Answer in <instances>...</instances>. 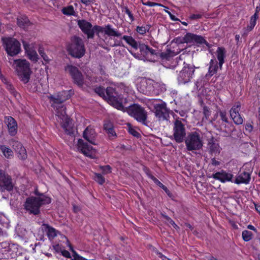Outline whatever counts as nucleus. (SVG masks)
I'll use <instances>...</instances> for the list:
<instances>
[{
  "instance_id": "f257e3e1",
  "label": "nucleus",
  "mask_w": 260,
  "mask_h": 260,
  "mask_svg": "<svg viewBox=\"0 0 260 260\" xmlns=\"http://www.w3.org/2000/svg\"><path fill=\"white\" fill-rule=\"evenodd\" d=\"M69 98V94L66 91L58 95L56 98H53L52 106L56 111V116L58 117V121L60 122L61 127L65 130H70L72 128L71 119L68 116L66 112V107L62 104Z\"/></svg>"
},
{
  "instance_id": "f03ea898",
  "label": "nucleus",
  "mask_w": 260,
  "mask_h": 260,
  "mask_svg": "<svg viewBox=\"0 0 260 260\" xmlns=\"http://www.w3.org/2000/svg\"><path fill=\"white\" fill-rule=\"evenodd\" d=\"M37 197H31L26 199L24 204V209L30 214L37 215L40 213V208L43 205L49 204L51 202L50 198L43 193L35 191Z\"/></svg>"
},
{
  "instance_id": "7ed1b4c3",
  "label": "nucleus",
  "mask_w": 260,
  "mask_h": 260,
  "mask_svg": "<svg viewBox=\"0 0 260 260\" xmlns=\"http://www.w3.org/2000/svg\"><path fill=\"white\" fill-rule=\"evenodd\" d=\"M13 66L19 79L24 84L27 83L30 79L31 73L29 62L26 59H16L14 60Z\"/></svg>"
},
{
  "instance_id": "20e7f679",
  "label": "nucleus",
  "mask_w": 260,
  "mask_h": 260,
  "mask_svg": "<svg viewBox=\"0 0 260 260\" xmlns=\"http://www.w3.org/2000/svg\"><path fill=\"white\" fill-rule=\"evenodd\" d=\"M69 54L74 57L80 58L85 53V48L83 40L77 36L71 38V43L67 46Z\"/></svg>"
},
{
  "instance_id": "39448f33",
  "label": "nucleus",
  "mask_w": 260,
  "mask_h": 260,
  "mask_svg": "<svg viewBox=\"0 0 260 260\" xmlns=\"http://www.w3.org/2000/svg\"><path fill=\"white\" fill-rule=\"evenodd\" d=\"M126 112L128 115L138 122L144 124H146L147 119V112L141 105L138 104L131 105L127 108Z\"/></svg>"
},
{
  "instance_id": "423d86ee",
  "label": "nucleus",
  "mask_w": 260,
  "mask_h": 260,
  "mask_svg": "<svg viewBox=\"0 0 260 260\" xmlns=\"http://www.w3.org/2000/svg\"><path fill=\"white\" fill-rule=\"evenodd\" d=\"M186 149L188 151L198 150L203 146V142L199 134L196 132L190 133L185 139Z\"/></svg>"
},
{
  "instance_id": "0eeeda50",
  "label": "nucleus",
  "mask_w": 260,
  "mask_h": 260,
  "mask_svg": "<svg viewBox=\"0 0 260 260\" xmlns=\"http://www.w3.org/2000/svg\"><path fill=\"white\" fill-rule=\"evenodd\" d=\"M155 115L159 121L164 122L167 125L170 124V110L167 107V104L162 102L154 105Z\"/></svg>"
},
{
  "instance_id": "6e6552de",
  "label": "nucleus",
  "mask_w": 260,
  "mask_h": 260,
  "mask_svg": "<svg viewBox=\"0 0 260 260\" xmlns=\"http://www.w3.org/2000/svg\"><path fill=\"white\" fill-rule=\"evenodd\" d=\"M176 42L179 44H205L207 46L210 47L209 43L204 39V38L199 35L188 32L182 38H176Z\"/></svg>"
},
{
  "instance_id": "1a4fd4ad",
  "label": "nucleus",
  "mask_w": 260,
  "mask_h": 260,
  "mask_svg": "<svg viewBox=\"0 0 260 260\" xmlns=\"http://www.w3.org/2000/svg\"><path fill=\"white\" fill-rule=\"evenodd\" d=\"M194 71V67L186 64L178 74L177 80L179 83L185 84L190 82Z\"/></svg>"
},
{
  "instance_id": "9d476101",
  "label": "nucleus",
  "mask_w": 260,
  "mask_h": 260,
  "mask_svg": "<svg viewBox=\"0 0 260 260\" xmlns=\"http://www.w3.org/2000/svg\"><path fill=\"white\" fill-rule=\"evenodd\" d=\"M104 99L117 109L121 110L123 108L117 93L115 92V89L111 87H107L105 90V97Z\"/></svg>"
},
{
  "instance_id": "9b49d317",
  "label": "nucleus",
  "mask_w": 260,
  "mask_h": 260,
  "mask_svg": "<svg viewBox=\"0 0 260 260\" xmlns=\"http://www.w3.org/2000/svg\"><path fill=\"white\" fill-rule=\"evenodd\" d=\"M14 184L11 177L2 170H0V191H11L13 189Z\"/></svg>"
},
{
  "instance_id": "f8f14e48",
  "label": "nucleus",
  "mask_w": 260,
  "mask_h": 260,
  "mask_svg": "<svg viewBox=\"0 0 260 260\" xmlns=\"http://www.w3.org/2000/svg\"><path fill=\"white\" fill-rule=\"evenodd\" d=\"M4 42L6 45V50L10 56H14L20 52V44L15 39H6L4 40Z\"/></svg>"
},
{
  "instance_id": "ddd939ff",
  "label": "nucleus",
  "mask_w": 260,
  "mask_h": 260,
  "mask_svg": "<svg viewBox=\"0 0 260 260\" xmlns=\"http://www.w3.org/2000/svg\"><path fill=\"white\" fill-rule=\"evenodd\" d=\"M77 148L78 151L85 156L91 158H94L95 150L87 143L85 142L82 139H79L78 140Z\"/></svg>"
},
{
  "instance_id": "4468645a",
  "label": "nucleus",
  "mask_w": 260,
  "mask_h": 260,
  "mask_svg": "<svg viewBox=\"0 0 260 260\" xmlns=\"http://www.w3.org/2000/svg\"><path fill=\"white\" fill-rule=\"evenodd\" d=\"M65 70L71 75L75 84L79 87L83 86L84 84V78L82 73L77 68L72 65H68L65 68Z\"/></svg>"
},
{
  "instance_id": "2eb2a0df",
  "label": "nucleus",
  "mask_w": 260,
  "mask_h": 260,
  "mask_svg": "<svg viewBox=\"0 0 260 260\" xmlns=\"http://www.w3.org/2000/svg\"><path fill=\"white\" fill-rule=\"evenodd\" d=\"M138 48L140 49L141 55L147 60L153 61L155 59L154 56L158 55V52L157 50L144 44H139Z\"/></svg>"
},
{
  "instance_id": "dca6fc26",
  "label": "nucleus",
  "mask_w": 260,
  "mask_h": 260,
  "mask_svg": "<svg viewBox=\"0 0 260 260\" xmlns=\"http://www.w3.org/2000/svg\"><path fill=\"white\" fill-rule=\"evenodd\" d=\"M78 25L81 30L87 35L88 39L93 38V26L91 23L85 20H79Z\"/></svg>"
},
{
  "instance_id": "f3484780",
  "label": "nucleus",
  "mask_w": 260,
  "mask_h": 260,
  "mask_svg": "<svg viewBox=\"0 0 260 260\" xmlns=\"http://www.w3.org/2000/svg\"><path fill=\"white\" fill-rule=\"evenodd\" d=\"M241 107V104L239 102H237L232 107L230 111L231 117L236 124H241L243 123V118L240 115L239 112Z\"/></svg>"
},
{
  "instance_id": "a211bd4d",
  "label": "nucleus",
  "mask_w": 260,
  "mask_h": 260,
  "mask_svg": "<svg viewBox=\"0 0 260 260\" xmlns=\"http://www.w3.org/2000/svg\"><path fill=\"white\" fill-rule=\"evenodd\" d=\"M233 177L234 175L232 174L226 172L223 170L213 174L211 176L212 178L219 180L221 183H225L226 182H233Z\"/></svg>"
},
{
  "instance_id": "6ab92c4d",
  "label": "nucleus",
  "mask_w": 260,
  "mask_h": 260,
  "mask_svg": "<svg viewBox=\"0 0 260 260\" xmlns=\"http://www.w3.org/2000/svg\"><path fill=\"white\" fill-rule=\"evenodd\" d=\"M22 43L28 58L33 61H37L38 55L36 51L32 48L30 47L29 44L27 42L22 41Z\"/></svg>"
},
{
  "instance_id": "aec40b11",
  "label": "nucleus",
  "mask_w": 260,
  "mask_h": 260,
  "mask_svg": "<svg viewBox=\"0 0 260 260\" xmlns=\"http://www.w3.org/2000/svg\"><path fill=\"white\" fill-rule=\"evenodd\" d=\"M251 179V175L249 172L245 171L240 172L236 176L234 182L237 184H248Z\"/></svg>"
},
{
  "instance_id": "412c9836",
  "label": "nucleus",
  "mask_w": 260,
  "mask_h": 260,
  "mask_svg": "<svg viewBox=\"0 0 260 260\" xmlns=\"http://www.w3.org/2000/svg\"><path fill=\"white\" fill-rule=\"evenodd\" d=\"M0 79L5 84L6 88L10 91V92L16 97L18 93L15 90L13 85L8 81V80L0 72Z\"/></svg>"
},
{
  "instance_id": "4be33fe9",
  "label": "nucleus",
  "mask_w": 260,
  "mask_h": 260,
  "mask_svg": "<svg viewBox=\"0 0 260 260\" xmlns=\"http://www.w3.org/2000/svg\"><path fill=\"white\" fill-rule=\"evenodd\" d=\"M216 140L212 137L208 143V147L211 154H219L220 153L219 146L216 143Z\"/></svg>"
},
{
  "instance_id": "5701e85b",
  "label": "nucleus",
  "mask_w": 260,
  "mask_h": 260,
  "mask_svg": "<svg viewBox=\"0 0 260 260\" xmlns=\"http://www.w3.org/2000/svg\"><path fill=\"white\" fill-rule=\"evenodd\" d=\"M226 51L223 47H218L216 51L217 58L219 61V66L220 69L222 68V64L224 62V58L225 56Z\"/></svg>"
},
{
  "instance_id": "b1692460",
  "label": "nucleus",
  "mask_w": 260,
  "mask_h": 260,
  "mask_svg": "<svg viewBox=\"0 0 260 260\" xmlns=\"http://www.w3.org/2000/svg\"><path fill=\"white\" fill-rule=\"evenodd\" d=\"M83 138L92 144L95 145L94 142L96 134L95 131H83Z\"/></svg>"
},
{
  "instance_id": "393cba45",
  "label": "nucleus",
  "mask_w": 260,
  "mask_h": 260,
  "mask_svg": "<svg viewBox=\"0 0 260 260\" xmlns=\"http://www.w3.org/2000/svg\"><path fill=\"white\" fill-rule=\"evenodd\" d=\"M218 66L217 61L215 59H211L210 62V66L209 68L208 73L206 74V77L208 76L211 77L217 72Z\"/></svg>"
},
{
  "instance_id": "a878e982",
  "label": "nucleus",
  "mask_w": 260,
  "mask_h": 260,
  "mask_svg": "<svg viewBox=\"0 0 260 260\" xmlns=\"http://www.w3.org/2000/svg\"><path fill=\"white\" fill-rule=\"evenodd\" d=\"M186 121L183 118H178L174 121V130H185Z\"/></svg>"
},
{
  "instance_id": "bb28decb",
  "label": "nucleus",
  "mask_w": 260,
  "mask_h": 260,
  "mask_svg": "<svg viewBox=\"0 0 260 260\" xmlns=\"http://www.w3.org/2000/svg\"><path fill=\"white\" fill-rule=\"evenodd\" d=\"M5 122L9 129L16 130L17 128V122L12 117H6L5 118Z\"/></svg>"
},
{
  "instance_id": "cd10ccee",
  "label": "nucleus",
  "mask_w": 260,
  "mask_h": 260,
  "mask_svg": "<svg viewBox=\"0 0 260 260\" xmlns=\"http://www.w3.org/2000/svg\"><path fill=\"white\" fill-rule=\"evenodd\" d=\"M122 39L134 49H138L139 44L132 37L128 36H123Z\"/></svg>"
},
{
  "instance_id": "c85d7f7f",
  "label": "nucleus",
  "mask_w": 260,
  "mask_h": 260,
  "mask_svg": "<svg viewBox=\"0 0 260 260\" xmlns=\"http://www.w3.org/2000/svg\"><path fill=\"white\" fill-rule=\"evenodd\" d=\"M105 34L108 36L120 37L121 34L111 27V25L108 24L106 25Z\"/></svg>"
},
{
  "instance_id": "c756f323",
  "label": "nucleus",
  "mask_w": 260,
  "mask_h": 260,
  "mask_svg": "<svg viewBox=\"0 0 260 260\" xmlns=\"http://www.w3.org/2000/svg\"><path fill=\"white\" fill-rule=\"evenodd\" d=\"M186 136L185 131H174L173 137L177 143H181L183 141Z\"/></svg>"
},
{
  "instance_id": "7c9ffc66",
  "label": "nucleus",
  "mask_w": 260,
  "mask_h": 260,
  "mask_svg": "<svg viewBox=\"0 0 260 260\" xmlns=\"http://www.w3.org/2000/svg\"><path fill=\"white\" fill-rule=\"evenodd\" d=\"M0 149L5 157L10 159L13 157V152L9 147L5 145H1L0 146Z\"/></svg>"
},
{
  "instance_id": "2f4dec72",
  "label": "nucleus",
  "mask_w": 260,
  "mask_h": 260,
  "mask_svg": "<svg viewBox=\"0 0 260 260\" xmlns=\"http://www.w3.org/2000/svg\"><path fill=\"white\" fill-rule=\"evenodd\" d=\"M17 24L20 27L25 28L29 25L30 22L27 17L23 16L17 18Z\"/></svg>"
},
{
  "instance_id": "473e14b6",
  "label": "nucleus",
  "mask_w": 260,
  "mask_h": 260,
  "mask_svg": "<svg viewBox=\"0 0 260 260\" xmlns=\"http://www.w3.org/2000/svg\"><path fill=\"white\" fill-rule=\"evenodd\" d=\"M43 225L47 230V234L50 239H53L56 236V230L47 224H43Z\"/></svg>"
},
{
  "instance_id": "72a5a7b5",
  "label": "nucleus",
  "mask_w": 260,
  "mask_h": 260,
  "mask_svg": "<svg viewBox=\"0 0 260 260\" xmlns=\"http://www.w3.org/2000/svg\"><path fill=\"white\" fill-rule=\"evenodd\" d=\"M242 237L244 241L248 242L252 239L253 234L250 231L244 230L242 233Z\"/></svg>"
},
{
  "instance_id": "f704fd0d",
  "label": "nucleus",
  "mask_w": 260,
  "mask_h": 260,
  "mask_svg": "<svg viewBox=\"0 0 260 260\" xmlns=\"http://www.w3.org/2000/svg\"><path fill=\"white\" fill-rule=\"evenodd\" d=\"M62 12L63 14L66 15H75V11L73 6H69L64 7L62 9Z\"/></svg>"
},
{
  "instance_id": "c9c22d12",
  "label": "nucleus",
  "mask_w": 260,
  "mask_h": 260,
  "mask_svg": "<svg viewBox=\"0 0 260 260\" xmlns=\"http://www.w3.org/2000/svg\"><path fill=\"white\" fill-rule=\"evenodd\" d=\"M16 151L18 153V157L19 158L21 159H25L27 158L26 151L23 146Z\"/></svg>"
},
{
  "instance_id": "e433bc0d",
  "label": "nucleus",
  "mask_w": 260,
  "mask_h": 260,
  "mask_svg": "<svg viewBox=\"0 0 260 260\" xmlns=\"http://www.w3.org/2000/svg\"><path fill=\"white\" fill-rule=\"evenodd\" d=\"M150 28V26L147 25L144 26H137L136 30L140 35H144L147 31H148Z\"/></svg>"
},
{
  "instance_id": "4c0bfd02",
  "label": "nucleus",
  "mask_w": 260,
  "mask_h": 260,
  "mask_svg": "<svg viewBox=\"0 0 260 260\" xmlns=\"http://www.w3.org/2000/svg\"><path fill=\"white\" fill-rule=\"evenodd\" d=\"M93 178L95 181L101 185L103 184L105 181L104 177L99 173H94Z\"/></svg>"
},
{
  "instance_id": "58836bf2",
  "label": "nucleus",
  "mask_w": 260,
  "mask_h": 260,
  "mask_svg": "<svg viewBox=\"0 0 260 260\" xmlns=\"http://www.w3.org/2000/svg\"><path fill=\"white\" fill-rule=\"evenodd\" d=\"M106 31V26L105 27H102L99 25H94L93 26V36H94V34L99 35L100 32H104L105 34Z\"/></svg>"
},
{
  "instance_id": "ea45409f",
  "label": "nucleus",
  "mask_w": 260,
  "mask_h": 260,
  "mask_svg": "<svg viewBox=\"0 0 260 260\" xmlns=\"http://www.w3.org/2000/svg\"><path fill=\"white\" fill-rule=\"evenodd\" d=\"M67 242H68V245L70 247V250H71L74 253L73 256H74V260H87V259H85V258H83V257L79 256L78 254H77V253L76 252V251L73 249L72 246L71 245V244L70 243V242L68 240L67 241Z\"/></svg>"
},
{
  "instance_id": "a19ab883",
  "label": "nucleus",
  "mask_w": 260,
  "mask_h": 260,
  "mask_svg": "<svg viewBox=\"0 0 260 260\" xmlns=\"http://www.w3.org/2000/svg\"><path fill=\"white\" fill-rule=\"evenodd\" d=\"M94 91L96 93L99 94L100 96L102 97L103 99L105 97V90L103 87H98L95 88Z\"/></svg>"
},
{
  "instance_id": "79ce46f5",
  "label": "nucleus",
  "mask_w": 260,
  "mask_h": 260,
  "mask_svg": "<svg viewBox=\"0 0 260 260\" xmlns=\"http://www.w3.org/2000/svg\"><path fill=\"white\" fill-rule=\"evenodd\" d=\"M122 11L128 15L129 19L131 21H133L134 20V17L133 14L131 13L128 8L126 6H123L122 8Z\"/></svg>"
},
{
  "instance_id": "37998d69",
  "label": "nucleus",
  "mask_w": 260,
  "mask_h": 260,
  "mask_svg": "<svg viewBox=\"0 0 260 260\" xmlns=\"http://www.w3.org/2000/svg\"><path fill=\"white\" fill-rule=\"evenodd\" d=\"M146 174H147V176L150 178V179H151L156 184H160V182L156 178H155L154 176H153L150 170L148 169H145V171Z\"/></svg>"
},
{
  "instance_id": "c03bdc74",
  "label": "nucleus",
  "mask_w": 260,
  "mask_h": 260,
  "mask_svg": "<svg viewBox=\"0 0 260 260\" xmlns=\"http://www.w3.org/2000/svg\"><path fill=\"white\" fill-rule=\"evenodd\" d=\"M10 144L12 146L13 148L15 150V151L18 150L23 146L22 145L20 142L16 141L14 140H12L10 142Z\"/></svg>"
},
{
  "instance_id": "a18cd8bd",
  "label": "nucleus",
  "mask_w": 260,
  "mask_h": 260,
  "mask_svg": "<svg viewBox=\"0 0 260 260\" xmlns=\"http://www.w3.org/2000/svg\"><path fill=\"white\" fill-rule=\"evenodd\" d=\"M100 169L104 174H109L111 172V167L109 165L100 166Z\"/></svg>"
},
{
  "instance_id": "49530a36",
  "label": "nucleus",
  "mask_w": 260,
  "mask_h": 260,
  "mask_svg": "<svg viewBox=\"0 0 260 260\" xmlns=\"http://www.w3.org/2000/svg\"><path fill=\"white\" fill-rule=\"evenodd\" d=\"M163 217L167 220L174 228L177 229L179 227L177 225V224L175 223V222L168 216L162 214Z\"/></svg>"
},
{
  "instance_id": "de8ad7c7",
  "label": "nucleus",
  "mask_w": 260,
  "mask_h": 260,
  "mask_svg": "<svg viewBox=\"0 0 260 260\" xmlns=\"http://www.w3.org/2000/svg\"><path fill=\"white\" fill-rule=\"evenodd\" d=\"M258 18V14H254L253 16L251 17L249 25H250V27H254L256 24V21Z\"/></svg>"
},
{
  "instance_id": "09e8293b",
  "label": "nucleus",
  "mask_w": 260,
  "mask_h": 260,
  "mask_svg": "<svg viewBox=\"0 0 260 260\" xmlns=\"http://www.w3.org/2000/svg\"><path fill=\"white\" fill-rule=\"evenodd\" d=\"M160 56L162 59H166L167 60H169L171 55H170V53H166V52H162L159 53L158 55L157 56Z\"/></svg>"
},
{
  "instance_id": "8fccbe9b",
  "label": "nucleus",
  "mask_w": 260,
  "mask_h": 260,
  "mask_svg": "<svg viewBox=\"0 0 260 260\" xmlns=\"http://www.w3.org/2000/svg\"><path fill=\"white\" fill-rule=\"evenodd\" d=\"M219 115L221 118V119L224 122H228V118L226 117V114L225 111H220L219 112Z\"/></svg>"
},
{
  "instance_id": "3c124183",
  "label": "nucleus",
  "mask_w": 260,
  "mask_h": 260,
  "mask_svg": "<svg viewBox=\"0 0 260 260\" xmlns=\"http://www.w3.org/2000/svg\"><path fill=\"white\" fill-rule=\"evenodd\" d=\"M53 249L57 253H61L64 248L61 245L56 244L53 246Z\"/></svg>"
},
{
  "instance_id": "603ef678",
  "label": "nucleus",
  "mask_w": 260,
  "mask_h": 260,
  "mask_svg": "<svg viewBox=\"0 0 260 260\" xmlns=\"http://www.w3.org/2000/svg\"><path fill=\"white\" fill-rule=\"evenodd\" d=\"M142 4L144 5L148 6L150 7H153L156 6H163L162 5L156 3L151 2H142Z\"/></svg>"
},
{
  "instance_id": "864d4df0",
  "label": "nucleus",
  "mask_w": 260,
  "mask_h": 260,
  "mask_svg": "<svg viewBox=\"0 0 260 260\" xmlns=\"http://www.w3.org/2000/svg\"><path fill=\"white\" fill-rule=\"evenodd\" d=\"M113 127L112 123L108 121L104 123V130H112Z\"/></svg>"
},
{
  "instance_id": "5fc2aeb1",
  "label": "nucleus",
  "mask_w": 260,
  "mask_h": 260,
  "mask_svg": "<svg viewBox=\"0 0 260 260\" xmlns=\"http://www.w3.org/2000/svg\"><path fill=\"white\" fill-rule=\"evenodd\" d=\"M39 52L44 60L48 61L49 60L48 56L45 54L42 49L39 48Z\"/></svg>"
},
{
  "instance_id": "6e6d98bb",
  "label": "nucleus",
  "mask_w": 260,
  "mask_h": 260,
  "mask_svg": "<svg viewBox=\"0 0 260 260\" xmlns=\"http://www.w3.org/2000/svg\"><path fill=\"white\" fill-rule=\"evenodd\" d=\"M61 253L62 256H63L66 257H67V258L71 257V254H70V252L68 251L65 250L64 248L62 250Z\"/></svg>"
},
{
  "instance_id": "4d7b16f0",
  "label": "nucleus",
  "mask_w": 260,
  "mask_h": 260,
  "mask_svg": "<svg viewBox=\"0 0 260 260\" xmlns=\"http://www.w3.org/2000/svg\"><path fill=\"white\" fill-rule=\"evenodd\" d=\"M128 132L130 134L137 138L141 137V134L138 131H128Z\"/></svg>"
},
{
  "instance_id": "13d9d810",
  "label": "nucleus",
  "mask_w": 260,
  "mask_h": 260,
  "mask_svg": "<svg viewBox=\"0 0 260 260\" xmlns=\"http://www.w3.org/2000/svg\"><path fill=\"white\" fill-rule=\"evenodd\" d=\"M108 137L110 139H113V137L116 136L115 131H107Z\"/></svg>"
},
{
  "instance_id": "bf43d9fd",
  "label": "nucleus",
  "mask_w": 260,
  "mask_h": 260,
  "mask_svg": "<svg viewBox=\"0 0 260 260\" xmlns=\"http://www.w3.org/2000/svg\"><path fill=\"white\" fill-rule=\"evenodd\" d=\"M203 112L206 117L208 116L210 114V111L207 106H204L203 108Z\"/></svg>"
},
{
  "instance_id": "052dcab7",
  "label": "nucleus",
  "mask_w": 260,
  "mask_h": 260,
  "mask_svg": "<svg viewBox=\"0 0 260 260\" xmlns=\"http://www.w3.org/2000/svg\"><path fill=\"white\" fill-rule=\"evenodd\" d=\"M81 2L84 5L87 6L91 3H93L95 0H80Z\"/></svg>"
},
{
  "instance_id": "680f3d73",
  "label": "nucleus",
  "mask_w": 260,
  "mask_h": 260,
  "mask_svg": "<svg viewBox=\"0 0 260 260\" xmlns=\"http://www.w3.org/2000/svg\"><path fill=\"white\" fill-rule=\"evenodd\" d=\"M158 185H159L160 187H161L169 195L170 194V191L167 188L166 186H165L164 185H163L161 182L160 184H157Z\"/></svg>"
},
{
  "instance_id": "e2e57ef3",
  "label": "nucleus",
  "mask_w": 260,
  "mask_h": 260,
  "mask_svg": "<svg viewBox=\"0 0 260 260\" xmlns=\"http://www.w3.org/2000/svg\"><path fill=\"white\" fill-rule=\"evenodd\" d=\"M67 134L70 136L76 137V134L78 133V131H66Z\"/></svg>"
},
{
  "instance_id": "0e129e2a",
  "label": "nucleus",
  "mask_w": 260,
  "mask_h": 260,
  "mask_svg": "<svg viewBox=\"0 0 260 260\" xmlns=\"http://www.w3.org/2000/svg\"><path fill=\"white\" fill-rule=\"evenodd\" d=\"M202 17V15L201 14H192L190 16V19H200Z\"/></svg>"
},
{
  "instance_id": "69168bd1",
  "label": "nucleus",
  "mask_w": 260,
  "mask_h": 260,
  "mask_svg": "<svg viewBox=\"0 0 260 260\" xmlns=\"http://www.w3.org/2000/svg\"><path fill=\"white\" fill-rule=\"evenodd\" d=\"M156 254L159 257H160L162 260H164V259H166V256L162 254L161 252H159L157 250H155Z\"/></svg>"
},
{
  "instance_id": "338daca9",
  "label": "nucleus",
  "mask_w": 260,
  "mask_h": 260,
  "mask_svg": "<svg viewBox=\"0 0 260 260\" xmlns=\"http://www.w3.org/2000/svg\"><path fill=\"white\" fill-rule=\"evenodd\" d=\"M211 164L213 166H219L220 164V162L219 161L216 160L215 158H213L211 159Z\"/></svg>"
},
{
  "instance_id": "774afa93",
  "label": "nucleus",
  "mask_w": 260,
  "mask_h": 260,
  "mask_svg": "<svg viewBox=\"0 0 260 260\" xmlns=\"http://www.w3.org/2000/svg\"><path fill=\"white\" fill-rule=\"evenodd\" d=\"M247 228H248V229L250 230H252V231H254L255 232H257V231H256V229L254 228V226H253L252 225H250V224L248 225L247 226Z\"/></svg>"
}]
</instances>
